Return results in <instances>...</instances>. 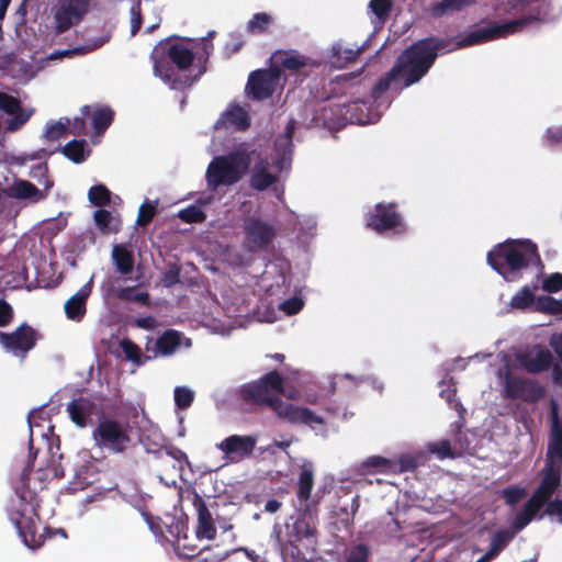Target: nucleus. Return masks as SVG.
Here are the masks:
<instances>
[{
	"label": "nucleus",
	"instance_id": "obj_47",
	"mask_svg": "<svg viewBox=\"0 0 562 562\" xmlns=\"http://www.w3.org/2000/svg\"><path fill=\"white\" fill-rule=\"evenodd\" d=\"M329 86L333 97H338L339 92L345 94L348 90H351L355 83L352 77L342 75L331 80Z\"/></svg>",
	"mask_w": 562,
	"mask_h": 562
},
{
	"label": "nucleus",
	"instance_id": "obj_53",
	"mask_svg": "<svg viewBox=\"0 0 562 562\" xmlns=\"http://www.w3.org/2000/svg\"><path fill=\"white\" fill-rule=\"evenodd\" d=\"M193 400H194V395L189 389L183 387V386L176 387L175 402L179 408L186 409V408L190 407Z\"/></svg>",
	"mask_w": 562,
	"mask_h": 562
},
{
	"label": "nucleus",
	"instance_id": "obj_24",
	"mask_svg": "<svg viewBox=\"0 0 562 562\" xmlns=\"http://www.w3.org/2000/svg\"><path fill=\"white\" fill-rule=\"evenodd\" d=\"M90 289L85 285L77 293L70 296L65 303V314L68 319L80 322L87 313V300Z\"/></svg>",
	"mask_w": 562,
	"mask_h": 562
},
{
	"label": "nucleus",
	"instance_id": "obj_28",
	"mask_svg": "<svg viewBox=\"0 0 562 562\" xmlns=\"http://www.w3.org/2000/svg\"><path fill=\"white\" fill-rule=\"evenodd\" d=\"M224 123H228L239 131H246L250 126V119L241 106L234 105L222 115V119L217 120L216 126Z\"/></svg>",
	"mask_w": 562,
	"mask_h": 562
},
{
	"label": "nucleus",
	"instance_id": "obj_1",
	"mask_svg": "<svg viewBox=\"0 0 562 562\" xmlns=\"http://www.w3.org/2000/svg\"><path fill=\"white\" fill-rule=\"evenodd\" d=\"M282 391L283 376L272 370L258 380L241 384L235 391V400L240 409L246 413H255L269 407L280 418L292 424H324L323 417L310 408L283 402L280 398Z\"/></svg>",
	"mask_w": 562,
	"mask_h": 562
},
{
	"label": "nucleus",
	"instance_id": "obj_33",
	"mask_svg": "<svg viewBox=\"0 0 562 562\" xmlns=\"http://www.w3.org/2000/svg\"><path fill=\"white\" fill-rule=\"evenodd\" d=\"M314 486V474L312 465L304 464L301 468L299 482H297V498L301 502H307Z\"/></svg>",
	"mask_w": 562,
	"mask_h": 562
},
{
	"label": "nucleus",
	"instance_id": "obj_7",
	"mask_svg": "<svg viewBox=\"0 0 562 562\" xmlns=\"http://www.w3.org/2000/svg\"><path fill=\"white\" fill-rule=\"evenodd\" d=\"M95 445L114 453H123L131 442L128 429L112 418H103L92 432Z\"/></svg>",
	"mask_w": 562,
	"mask_h": 562
},
{
	"label": "nucleus",
	"instance_id": "obj_39",
	"mask_svg": "<svg viewBox=\"0 0 562 562\" xmlns=\"http://www.w3.org/2000/svg\"><path fill=\"white\" fill-rule=\"evenodd\" d=\"M70 126L69 117H61L57 122L50 123L44 132L43 137L47 140L54 142L61 138Z\"/></svg>",
	"mask_w": 562,
	"mask_h": 562
},
{
	"label": "nucleus",
	"instance_id": "obj_40",
	"mask_svg": "<svg viewBox=\"0 0 562 562\" xmlns=\"http://www.w3.org/2000/svg\"><path fill=\"white\" fill-rule=\"evenodd\" d=\"M535 302V294L529 286H524L510 300V306L515 310H526Z\"/></svg>",
	"mask_w": 562,
	"mask_h": 562
},
{
	"label": "nucleus",
	"instance_id": "obj_60",
	"mask_svg": "<svg viewBox=\"0 0 562 562\" xmlns=\"http://www.w3.org/2000/svg\"><path fill=\"white\" fill-rule=\"evenodd\" d=\"M542 288L549 293L562 290V273L554 272L543 280Z\"/></svg>",
	"mask_w": 562,
	"mask_h": 562
},
{
	"label": "nucleus",
	"instance_id": "obj_20",
	"mask_svg": "<svg viewBox=\"0 0 562 562\" xmlns=\"http://www.w3.org/2000/svg\"><path fill=\"white\" fill-rule=\"evenodd\" d=\"M67 412L75 425L85 428L90 417L97 414V404L88 397L80 396L68 404Z\"/></svg>",
	"mask_w": 562,
	"mask_h": 562
},
{
	"label": "nucleus",
	"instance_id": "obj_8",
	"mask_svg": "<svg viewBox=\"0 0 562 562\" xmlns=\"http://www.w3.org/2000/svg\"><path fill=\"white\" fill-rule=\"evenodd\" d=\"M366 225L378 234L393 231L395 234H405L407 226L403 216L397 212L396 203H376L366 214Z\"/></svg>",
	"mask_w": 562,
	"mask_h": 562
},
{
	"label": "nucleus",
	"instance_id": "obj_37",
	"mask_svg": "<svg viewBox=\"0 0 562 562\" xmlns=\"http://www.w3.org/2000/svg\"><path fill=\"white\" fill-rule=\"evenodd\" d=\"M292 532L295 541H302L314 539L317 531L305 518H297L292 526Z\"/></svg>",
	"mask_w": 562,
	"mask_h": 562
},
{
	"label": "nucleus",
	"instance_id": "obj_29",
	"mask_svg": "<svg viewBox=\"0 0 562 562\" xmlns=\"http://www.w3.org/2000/svg\"><path fill=\"white\" fill-rule=\"evenodd\" d=\"M515 537V531L509 529H499L491 537L490 548L484 553L490 560H494L510 543Z\"/></svg>",
	"mask_w": 562,
	"mask_h": 562
},
{
	"label": "nucleus",
	"instance_id": "obj_62",
	"mask_svg": "<svg viewBox=\"0 0 562 562\" xmlns=\"http://www.w3.org/2000/svg\"><path fill=\"white\" fill-rule=\"evenodd\" d=\"M544 514L557 518V521L562 525V498L551 499L546 506Z\"/></svg>",
	"mask_w": 562,
	"mask_h": 562
},
{
	"label": "nucleus",
	"instance_id": "obj_43",
	"mask_svg": "<svg viewBox=\"0 0 562 562\" xmlns=\"http://www.w3.org/2000/svg\"><path fill=\"white\" fill-rule=\"evenodd\" d=\"M35 195V186L29 181H18L9 189V196L26 199Z\"/></svg>",
	"mask_w": 562,
	"mask_h": 562
},
{
	"label": "nucleus",
	"instance_id": "obj_6",
	"mask_svg": "<svg viewBox=\"0 0 562 562\" xmlns=\"http://www.w3.org/2000/svg\"><path fill=\"white\" fill-rule=\"evenodd\" d=\"M536 16H524L504 23L491 22L486 26L479 27L464 35L458 43L457 48L473 46L497 38H504L522 30L532 22H539Z\"/></svg>",
	"mask_w": 562,
	"mask_h": 562
},
{
	"label": "nucleus",
	"instance_id": "obj_2",
	"mask_svg": "<svg viewBox=\"0 0 562 562\" xmlns=\"http://www.w3.org/2000/svg\"><path fill=\"white\" fill-rule=\"evenodd\" d=\"M450 44V40L436 36H428L411 44L397 57L394 66L372 87L373 101L380 100L390 89L401 92L404 88L417 83L435 64L438 52Z\"/></svg>",
	"mask_w": 562,
	"mask_h": 562
},
{
	"label": "nucleus",
	"instance_id": "obj_18",
	"mask_svg": "<svg viewBox=\"0 0 562 562\" xmlns=\"http://www.w3.org/2000/svg\"><path fill=\"white\" fill-rule=\"evenodd\" d=\"M336 113L339 115V123L363 125L369 122L368 108L360 100L337 103Z\"/></svg>",
	"mask_w": 562,
	"mask_h": 562
},
{
	"label": "nucleus",
	"instance_id": "obj_58",
	"mask_svg": "<svg viewBox=\"0 0 562 562\" xmlns=\"http://www.w3.org/2000/svg\"><path fill=\"white\" fill-rule=\"evenodd\" d=\"M121 349L124 352L126 359L138 362L140 359V349L139 347L133 342L131 339H123L120 342Z\"/></svg>",
	"mask_w": 562,
	"mask_h": 562
},
{
	"label": "nucleus",
	"instance_id": "obj_61",
	"mask_svg": "<svg viewBox=\"0 0 562 562\" xmlns=\"http://www.w3.org/2000/svg\"><path fill=\"white\" fill-rule=\"evenodd\" d=\"M303 305L304 303L301 299L293 296L282 302L279 307L286 315H295L303 308Z\"/></svg>",
	"mask_w": 562,
	"mask_h": 562
},
{
	"label": "nucleus",
	"instance_id": "obj_44",
	"mask_svg": "<svg viewBox=\"0 0 562 562\" xmlns=\"http://www.w3.org/2000/svg\"><path fill=\"white\" fill-rule=\"evenodd\" d=\"M120 299L132 301L148 306L150 303L149 293L146 291H136L135 288H125L120 291Z\"/></svg>",
	"mask_w": 562,
	"mask_h": 562
},
{
	"label": "nucleus",
	"instance_id": "obj_30",
	"mask_svg": "<svg viewBox=\"0 0 562 562\" xmlns=\"http://www.w3.org/2000/svg\"><path fill=\"white\" fill-rule=\"evenodd\" d=\"M180 345L181 334L173 329L166 330L157 338L155 344L157 352L162 356H170L175 353Z\"/></svg>",
	"mask_w": 562,
	"mask_h": 562
},
{
	"label": "nucleus",
	"instance_id": "obj_3",
	"mask_svg": "<svg viewBox=\"0 0 562 562\" xmlns=\"http://www.w3.org/2000/svg\"><path fill=\"white\" fill-rule=\"evenodd\" d=\"M540 259L538 247L529 239H507L495 245L486 256L491 268L507 282H517L530 263Z\"/></svg>",
	"mask_w": 562,
	"mask_h": 562
},
{
	"label": "nucleus",
	"instance_id": "obj_59",
	"mask_svg": "<svg viewBox=\"0 0 562 562\" xmlns=\"http://www.w3.org/2000/svg\"><path fill=\"white\" fill-rule=\"evenodd\" d=\"M370 8L373 13L381 20H385L391 11V0H371Z\"/></svg>",
	"mask_w": 562,
	"mask_h": 562
},
{
	"label": "nucleus",
	"instance_id": "obj_45",
	"mask_svg": "<svg viewBox=\"0 0 562 562\" xmlns=\"http://www.w3.org/2000/svg\"><path fill=\"white\" fill-rule=\"evenodd\" d=\"M85 52H86V48L81 47V46L72 48V49L56 50V52L52 53L46 58L37 59V64H36L37 72L40 70L44 69L47 66L49 60L60 59L63 57H71L74 55L81 54Z\"/></svg>",
	"mask_w": 562,
	"mask_h": 562
},
{
	"label": "nucleus",
	"instance_id": "obj_34",
	"mask_svg": "<svg viewBox=\"0 0 562 562\" xmlns=\"http://www.w3.org/2000/svg\"><path fill=\"white\" fill-rule=\"evenodd\" d=\"M112 257L116 267V270L121 274H130L134 268L133 254L123 246H115L112 251Z\"/></svg>",
	"mask_w": 562,
	"mask_h": 562
},
{
	"label": "nucleus",
	"instance_id": "obj_35",
	"mask_svg": "<svg viewBox=\"0 0 562 562\" xmlns=\"http://www.w3.org/2000/svg\"><path fill=\"white\" fill-rule=\"evenodd\" d=\"M360 53L361 48H350L336 44L331 48L333 64L339 68L345 67L346 65L355 61Z\"/></svg>",
	"mask_w": 562,
	"mask_h": 562
},
{
	"label": "nucleus",
	"instance_id": "obj_5",
	"mask_svg": "<svg viewBox=\"0 0 562 562\" xmlns=\"http://www.w3.org/2000/svg\"><path fill=\"white\" fill-rule=\"evenodd\" d=\"M251 159L246 151H233L225 156L214 157L207 166L205 180L207 188L215 190L237 183L247 172Z\"/></svg>",
	"mask_w": 562,
	"mask_h": 562
},
{
	"label": "nucleus",
	"instance_id": "obj_4",
	"mask_svg": "<svg viewBox=\"0 0 562 562\" xmlns=\"http://www.w3.org/2000/svg\"><path fill=\"white\" fill-rule=\"evenodd\" d=\"M155 76L160 77L172 89H181L183 81L175 72L173 66L179 70H188L194 60V54L181 43H170L168 38L159 41L151 54Z\"/></svg>",
	"mask_w": 562,
	"mask_h": 562
},
{
	"label": "nucleus",
	"instance_id": "obj_31",
	"mask_svg": "<svg viewBox=\"0 0 562 562\" xmlns=\"http://www.w3.org/2000/svg\"><path fill=\"white\" fill-rule=\"evenodd\" d=\"M61 153L72 162L81 164L89 156L90 149L85 139H72L61 148Z\"/></svg>",
	"mask_w": 562,
	"mask_h": 562
},
{
	"label": "nucleus",
	"instance_id": "obj_32",
	"mask_svg": "<svg viewBox=\"0 0 562 562\" xmlns=\"http://www.w3.org/2000/svg\"><path fill=\"white\" fill-rule=\"evenodd\" d=\"M67 225V220L61 216V212L54 218H43L37 225V234H41V239H50Z\"/></svg>",
	"mask_w": 562,
	"mask_h": 562
},
{
	"label": "nucleus",
	"instance_id": "obj_14",
	"mask_svg": "<svg viewBox=\"0 0 562 562\" xmlns=\"http://www.w3.org/2000/svg\"><path fill=\"white\" fill-rule=\"evenodd\" d=\"M544 464L562 468V422L559 404L553 398L550 401V438Z\"/></svg>",
	"mask_w": 562,
	"mask_h": 562
},
{
	"label": "nucleus",
	"instance_id": "obj_26",
	"mask_svg": "<svg viewBox=\"0 0 562 562\" xmlns=\"http://www.w3.org/2000/svg\"><path fill=\"white\" fill-rule=\"evenodd\" d=\"M362 474H396V462L381 456L368 457L360 465Z\"/></svg>",
	"mask_w": 562,
	"mask_h": 562
},
{
	"label": "nucleus",
	"instance_id": "obj_17",
	"mask_svg": "<svg viewBox=\"0 0 562 562\" xmlns=\"http://www.w3.org/2000/svg\"><path fill=\"white\" fill-rule=\"evenodd\" d=\"M244 229L247 240L256 248L267 247L276 237L273 225L258 217L246 220Z\"/></svg>",
	"mask_w": 562,
	"mask_h": 562
},
{
	"label": "nucleus",
	"instance_id": "obj_55",
	"mask_svg": "<svg viewBox=\"0 0 562 562\" xmlns=\"http://www.w3.org/2000/svg\"><path fill=\"white\" fill-rule=\"evenodd\" d=\"M112 221V213L108 210L100 209L94 212V222L98 228L103 233L113 232L110 227Z\"/></svg>",
	"mask_w": 562,
	"mask_h": 562
},
{
	"label": "nucleus",
	"instance_id": "obj_27",
	"mask_svg": "<svg viewBox=\"0 0 562 562\" xmlns=\"http://www.w3.org/2000/svg\"><path fill=\"white\" fill-rule=\"evenodd\" d=\"M475 2L476 0H441L432 3L429 8V12L432 18L440 19L447 14L460 12Z\"/></svg>",
	"mask_w": 562,
	"mask_h": 562
},
{
	"label": "nucleus",
	"instance_id": "obj_19",
	"mask_svg": "<svg viewBox=\"0 0 562 562\" xmlns=\"http://www.w3.org/2000/svg\"><path fill=\"white\" fill-rule=\"evenodd\" d=\"M193 506L198 513L196 537L199 539H213L216 535L214 519L204 499L196 493L193 496Z\"/></svg>",
	"mask_w": 562,
	"mask_h": 562
},
{
	"label": "nucleus",
	"instance_id": "obj_38",
	"mask_svg": "<svg viewBox=\"0 0 562 562\" xmlns=\"http://www.w3.org/2000/svg\"><path fill=\"white\" fill-rule=\"evenodd\" d=\"M89 201L99 207H103L111 202V191L104 184H95L89 189Z\"/></svg>",
	"mask_w": 562,
	"mask_h": 562
},
{
	"label": "nucleus",
	"instance_id": "obj_64",
	"mask_svg": "<svg viewBox=\"0 0 562 562\" xmlns=\"http://www.w3.org/2000/svg\"><path fill=\"white\" fill-rule=\"evenodd\" d=\"M546 140L550 145H557L562 143V125L551 126L546 131Z\"/></svg>",
	"mask_w": 562,
	"mask_h": 562
},
{
	"label": "nucleus",
	"instance_id": "obj_52",
	"mask_svg": "<svg viewBox=\"0 0 562 562\" xmlns=\"http://www.w3.org/2000/svg\"><path fill=\"white\" fill-rule=\"evenodd\" d=\"M47 167L37 165V183L43 184L44 189L43 191L37 188V201L41 199H44L46 196V193L53 188L54 181L50 180L47 175Z\"/></svg>",
	"mask_w": 562,
	"mask_h": 562
},
{
	"label": "nucleus",
	"instance_id": "obj_57",
	"mask_svg": "<svg viewBox=\"0 0 562 562\" xmlns=\"http://www.w3.org/2000/svg\"><path fill=\"white\" fill-rule=\"evenodd\" d=\"M59 537L63 541L67 539V532L63 528H56L53 529L48 526H46L43 529L42 535L40 536V540H37V549H40L41 546H43L46 541L53 540L55 538Z\"/></svg>",
	"mask_w": 562,
	"mask_h": 562
},
{
	"label": "nucleus",
	"instance_id": "obj_25",
	"mask_svg": "<svg viewBox=\"0 0 562 562\" xmlns=\"http://www.w3.org/2000/svg\"><path fill=\"white\" fill-rule=\"evenodd\" d=\"M269 162L267 159L257 161L251 170L249 184L257 191H265L278 181V177L268 170Z\"/></svg>",
	"mask_w": 562,
	"mask_h": 562
},
{
	"label": "nucleus",
	"instance_id": "obj_54",
	"mask_svg": "<svg viewBox=\"0 0 562 562\" xmlns=\"http://www.w3.org/2000/svg\"><path fill=\"white\" fill-rule=\"evenodd\" d=\"M550 501L544 499L543 497H541L540 495H538L537 493L533 492L532 495L530 496V498L525 504L524 510L527 514H529L532 518H535L537 516V514L539 513V510L543 506H547V504Z\"/></svg>",
	"mask_w": 562,
	"mask_h": 562
},
{
	"label": "nucleus",
	"instance_id": "obj_56",
	"mask_svg": "<svg viewBox=\"0 0 562 562\" xmlns=\"http://www.w3.org/2000/svg\"><path fill=\"white\" fill-rule=\"evenodd\" d=\"M131 35L134 36L140 30L143 23L140 0L132 4L131 10Z\"/></svg>",
	"mask_w": 562,
	"mask_h": 562
},
{
	"label": "nucleus",
	"instance_id": "obj_63",
	"mask_svg": "<svg viewBox=\"0 0 562 562\" xmlns=\"http://www.w3.org/2000/svg\"><path fill=\"white\" fill-rule=\"evenodd\" d=\"M164 284L166 286H172L180 282V268L178 266L170 267L165 273L162 278Z\"/></svg>",
	"mask_w": 562,
	"mask_h": 562
},
{
	"label": "nucleus",
	"instance_id": "obj_9",
	"mask_svg": "<svg viewBox=\"0 0 562 562\" xmlns=\"http://www.w3.org/2000/svg\"><path fill=\"white\" fill-rule=\"evenodd\" d=\"M504 394L509 400H521L526 403H538L546 396V387L537 380L506 373L504 380Z\"/></svg>",
	"mask_w": 562,
	"mask_h": 562
},
{
	"label": "nucleus",
	"instance_id": "obj_42",
	"mask_svg": "<svg viewBox=\"0 0 562 562\" xmlns=\"http://www.w3.org/2000/svg\"><path fill=\"white\" fill-rule=\"evenodd\" d=\"M178 217L184 223L192 224L204 222L206 215L200 206L189 205L179 211Z\"/></svg>",
	"mask_w": 562,
	"mask_h": 562
},
{
	"label": "nucleus",
	"instance_id": "obj_23",
	"mask_svg": "<svg viewBox=\"0 0 562 562\" xmlns=\"http://www.w3.org/2000/svg\"><path fill=\"white\" fill-rule=\"evenodd\" d=\"M517 359L520 367L531 374L547 371L553 363V356L548 349H540L536 356L529 353L519 355Z\"/></svg>",
	"mask_w": 562,
	"mask_h": 562
},
{
	"label": "nucleus",
	"instance_id": "obj_46",
	"mask_svg": "<svg viewBox=\"0 0 562 562\" xmlns=\"http://www.w3.org/2000/svg\"><path fill=\"white\" fill-rule=\"evenodd\" d=\"M19 536L22 538L24 544L31 549H35V528L30 521V525H25L24 519L16 521Z\"/></svg>",
	"mask_w": 562,
	"mask_h": 562
},
{
	"label": "nucleus",
	"instance_id": "obj_16",
	"mask_svg": "<svg viewBox=\"0 0 562 562\" xmlns=\"http://www.w3.org/2000/svg\"><path fill=\"white\" fill-rule=\"evenodd\" d=\"M0 344L8 351L24 358L35 345V330L22 324L11 334L0 331Z\"/></svg>",
	"mask_w": 562,
	"mask_h": 562
},
{
	"label": "nucleus",
	"instance_id": "obj_13",
	"mask_svg": "<svg viewBox=\"0 0 562 562\" xmlns=\"http://www.w3.org/2000/svg\"><path fill=\"white\" fill-rule=\"evenodd\" d=\"M271 60L274 64V67H278L288 70L290 74L296 75L300 77V81H303L306 77H308L311 69L315 64L312 61L310 57H306L296 50H276Z\"/></svg>",
	"mask_w": 562,
	"mask_h": 562
},
{
	"label": "nucleus",
	"instance_id": "obj_22",
	"mask_svg": "<svg viewBox=\"0 0 562 562\" xmlns=\"http://www.w3.org/2000/svg\"><path fill=\"white\" fill-rule=\"evenodd\" d=\"M541 473L542 477L535 493L547 501H551L552 495L561 486L562 468L544 464Z\"/></svg>",
	"mask_w": 562,
	"mask_h": 562
},
{
	"label": "nucleus",
	"instance_id": "obj_41",
	"mask_svg": "<svg viewBox=\"0 0 562 562\" xmlns=\"http://www.w3.org/2000/svg\"><path fill=\"white\" fill-rule=\"evenodd\" d=\"M428 450L436 454L439 459H454L460 456V452H457L449 440L443 439L438 442L430 443L428 446Z\"/></svg>",
	"mask_w": 562,
	"mask_h": 562
},
{
	"label": "nucleus",
	"instance_id": "obj_50",
	"mask_svg": "<svg viewBox=\"0 0 562 562\" xmlns=\"http://www.w3.org/2000/svg\"><path fill=\"white\" fill-rule=\"evenodd\" d=\"M505 503L509 506L516 505L526 495V490L518 485H513L501 492Z\"/></svg>",
	"mask_w": 562,
	"mask_h": 562
},
{
	"label": "nucleus",
	"instance_id": "obj_51",
	"mask_svg": "<svg viewBox=\"0 0 562 562\" xmlns=\"http://www.w3.org/2000/svg\"><path fill=\"white\" fill-rule=\"evenodd\" d=\"M156 215V205L146 201L143 203L138 211L137 225L145 227L147 226Z\"/></svg>",
	"mask_w": 562,
	"mask_h": 562
},
{
	"label": "nucleus",
	"instance_id": "obj_21",
	"mask_svg": "<svg viewBox=\"0 0 562 562\" xmlns=\"http://www.w3.org/2000/svg\"><path fill=\"white\" fill-rule=\"evenodd\" d=\"M35 416V408L30 409L27 414V424H29V462L27 465L23 469L20 482L21 486L15 487L16 494L23 501H32V496L29 495L31 492L29 491V482H30V471L31 465L35 461V452H33V418Z\"/></svg>",
	"mask_w": 562,
	"mask_h": 562
},
{
	"label": "nucleus",
	"instance_id": "obj_48",
	"mask_svg": "<svg viewBox=\"0 0 562 562\" xmlns=\"http://www.w3.org/2000/svg\"><path fill=\"white\" fill-rule=\"evenodd\" d=\"M0 111L15 115L21 111V103L15 97L0 92Z\"/></svg>",
	"mask_w": 562,
	"mask_h": 562
},
{
	"label": "nucleus",
	"instance_id": "obj_49",
	"mask_svg": "<svg viewBox=\"0 0 562 562\" xmlns=\"http://www.w3.org/2000/svg\"><path fill=\"white\" fill-rule=\"evenodd\" d=\"M271 23V16L267 13H256L248 22V31L250 33H262Z\"/></svg>",
	"mask_w": 562,
	"mask_h": 562
},
{
	"label": "nucleus",
	"instance_id": "obj_15",
	"mask_svg": "<svg viewBox=\"0 0 562 562\" xmlns=\"http://www.w3.org/2000/svg\"><path fill=\"white\" fill-rule=\"evenodd\" d=\"M256 445L257 438L255 436L231 435L216 443V448L232 462H236L249 458L254 453Z\"/></svg>",
	"mask_w": 562,
	"mask_h": 562
},
{
	"label": "nucleus",
	"instance_id": "obj_36",
	"mask_svg": "<svg viewBox=\"0 0 562 562\" xmlns=\"http://www.w3.org/2000/svg\"><path fill=\"white\" fill-rule=\"evenodd\" d=\"M114 111L110 106L97 108L92 114V126L98 133H103L114 120Z\"/></svg>",
	"mask_w": 562,
	"mask_h": 562
},
{
	"label": "nucleus",
	"instance_id": "obj_12",
	"mask_svg": "<svg viewBox=\"0 0 562 562\" xmlns=\"http://www.w3.org/2000/svg\"><path fill=\"white\" fill-rule=\"evenodd\" d=\"M90 0H58L54 19L57 33L68 31L81 22L89 9Z\"/></svg>",
	"mask_w": 562,
	"mask_h": 562
},
{
	"label": "nucleus",
	"instance_id": "obj_10",
	"mask_svg": "<svg viewBox=\"0 0 562 562\" xmlns=\"http://www.w3.org/2000/svg\"><path fill=\"white\" fill-rule=\"evenodd\" d=\"M41 457V465L37 468V473H42V476L37 479H47L49 476L57 477L63 475V469L60 461L63 453L60 452V440L57 436L48 437L42 435L41 447H37V457Z\"/></svg>",
	"mask_w": 562,
	"mask_h": 562
},
{
	"label": "nucleus",
	"instance_id": "obj_11",
	"mask_svg": "<svg viewBox=\"0 0 562 562\" xmlns=\"http://www.w3.org/2000/svg\"><path fill=\"white\" fill-rule=\"evenodd\" d=\"M280 77L281 70L278 67L257 69L250 72L246 91L254 100H267L274 93L279 85Z\"/></svg>",
	"mask_w": 562,
	"mask_h": 562
}]
</instances>
